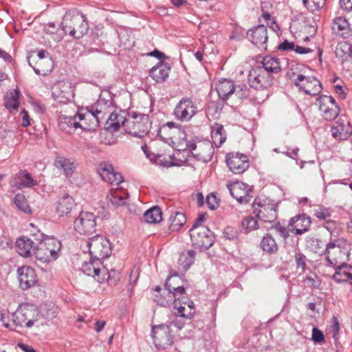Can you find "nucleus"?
<instances>
[{
    "label": "nucleus",
    "mask_w": 352,
    "mask_h": 352,
    "mask_svg": "<svg viewBox=\"0 0 352 352\" xmlns=\"http://www.w3.org/2000/svg\"><path fill=\"white\" fill-rule=\"evenodd\" d=\"M190 236L192 245L201 250H208L214 243V234L208 227L191 228Z\"/></svg>",
    "instance_id": "obj_9"
},
{
    "label": "nucleus",
    "mask_w": 352,
    "mask_h": 352,
    "mask_svg": "<svg viewBox=\"0 0 352 352\" xmlns=\"http://www.w3.org/2000/svg\"><path fill=\"white\" fill-rule=\"evenodd\" d=\"M195 254L196 253L194 250H188L180 254L178 263L183 270L186 272L190 268L194 263Z\"/></svg>",
    "instance_id": "obj_43"
},
{
    "label": "nucleus",
    "mask_w": 352,
    "mask_h": 352,
    "mask_svg": "<svg viewBox=\"0 0 352 352\" xmlns=\"http://www.w3.org/2000/svg\"><path fill=\"white\" fill-rule=\"evenodd\" d=\"M314 214L320 221L327 220L331 217V212H329V208L324 206H320L318 208L315 209L314 210Z\"/></svg>",
    "instance_id": "obj_56"
},
{
    "label": "nucleus",
    "mask_w": 352,
    "mask_h": 352,
    "mask_svg": "<svg viewBox=\"0 0 352 352\" xmlns=\"http://www.w3.org/2000/svg\"><path fill=\"white\" fill-rule=\"evenodd\" d=\"M260 246L264 252L270 254L276 253L278 250L276 241L270 234H266L263 236Z\"/></svg>",
    "instance_id": "obj_41"
},
{
    "label": "nucleus",
    "mask_w": 352,
    "mask_h": 352,
    "mask_svg": "<svg viewBox=\"0 0 352 352\" xmlns=\"http://www.w3.org/2000/svg\"><path fill=\"white\" fill-rule=\"evenodd\" d=\"M164 287L167 292L161 294L162 288L160 286H156L153 289V300L157 304L162 307L170 306L171 302L179 295L184 294L185 288L184 287H175L170 283L169 280H166Z\"/></svg>",
    "instance_id": "obj_10"
},
{
    "label": "nucleus",
    "mask_w": 352,
    "mask_h": 352,
    "mask_svg": "<svg viewBox=\"0 0 352 352\" xmlns=\"http://www.w3.org/2000/svg\"><path fill=\"white\" fill-rule=\"evenodd\" d=\"M15 206L22 212L30 213L31 212L30 207L28 204L25 196L22 194H17L14 199Z\"/></svg>",
    "instance_id": "obj_48"
},
{
    "label": "nucleus",
    "mask_w": 352,
    "mask_h": 352,
    "mask_svg": "<svg viewBox=\"0 0 352 352\" xmlns=\"http://www.w3.org/2000/svg\"><path fill=\"white\" fill-rule=\"evenodd\" d=\"M163 126L169 129L170 131H177L179 133H181L182 135L180 138L182 139H184V140L186 139V135L181 125L177 124L173 122H168L166 124H164Z\"/></svg>",
    "instance_id": "obj_57"
},
{
    "label": "nucleus",
    "mask_w": 352,
    "mask_h": 352,
    "mask_svg": "<svg viewBox=\"0 0 352 352\" xmlns=\"http://www.w3.org/2000/svg\"><path fill=\"white\" fill-rule=\"evenodd\" d=\"M122 126L127 133L142 138L151 129V122L148 115L133 113L132 115L129 114L128 118L122 121Z\"/></svg>",
    "instance_id": "obj_3"
},
{
    "label": "nucleus",
    "mask_w": 352,
    "mask_h": 352,
    "mask_svg": "<svg viewBox=\"0 0 352 352\" xmlns=\"http://www.w3.org/2000/svg\"><path fill=\"white\" fill-rule=\"evenodd\" d=\"M61 242L55 238H47L41 241L35 251V257L44 263L56 261L60 256Z\"/></svg>",
    "instance_id": "obj_4"
},
{
    "label": "nucleus",
    "mask_w": 352,
    "mask_h": 352,
    "mask_svg": "<svg viewBox=\"0 0 352 352\" xmlns=\"http://www.w3.org/2000/svg\"><path fill=\"white\" fill-rule=\"evenodd\" d=\"M263 67L267 74H277L281 70L279 60L274 56H266L261 62Z\"/></svg>",
    "instance_id": "obj_39"
},
{
    "label": "nucleus",
    "mask_w": 352,
    "mask_h": 352,
    "mask_svg": "<svg viewBox=\"0 0 352 352\" xmlns=\"http://www.w3.org/2000/svg\"><path fill=\"white\" fill-rule=\"evenodd\" d=\"M19 91L18 90L10 91L6 93L5 100V107L10 111H16L19 106Z\"/></svg>",
    "instance_id": "obj_40"
},
{
    "label": "nucleus",
    "mask_w": 352,
    "mask_h": 352,
    "mask_svg": "<svg viewBox=\"0 0 352 352\" xmlns=\"http://www.w3.org/2000/svg\"><path fill=\"white\" fill-rule=\"evenodd\" d=\"M186 148L198 161L206 163L211 160L214 148L209 141L201 142L197 138L186 140Z\"/></svg>",
    "instance_id": "obj_8"
},
{
    "label": "nucleus",
    "mask_w": 352,
    "mask_h": 352,
    "mask_svg": "<svg viewBox=\"0 0 352 352\" xmlns=\"http://www.w3.org/2000/svg\"><path fill=\"white\" fill-rule=\"evenodd\" d=\"M108 274L107 280L111 284H116V283L120 278V273L116 270H111V271H107Z\"/></svg>",
    "instance_id": "obj_63"
},
{
    "label": "nucleus",
    "mask_w": 352,
    "mask_h": 352,
    "mask_svg": "<svg viewBox=\"0 0 352 352\" xmlns=\"http://www.w3.org/2000/svg\"><path fill=\"white\" fill-rule=\"evenodd\" d=\"M151 336L153 344L158 351L165 350L174 343L175 336L170 326L166 324L153 326Z\"/></svg>",
    "instance_id": "obj_6"
},
{
    "label": "nucleus",
    "mask_w": 352,
    "mask_h": 352,
    "mask_svg": "<svg viewBox=\"0 0 352 352\" xmlns=\"http://www.w3.org/2000/svg\"><path fill=\"white\" fill-rule=\"evenodd\" d=\"M169 230L178 231L186 222V217L184 213L179 211H173L170 214Z\"/></svg>",
    "instance_id": "obj_37"
},
{
    "label": "nucleus",
    "mask_w": 352,
    "mask_h": 352,
    "mask_svg": "<svg viewBox=\"0 0 352 352\" xmlns=\"http://www.w3.org/2000/svg\"><path fill=\"white\" fill-rule=\"evenodd\" d=\"M274 78L270 74L261 67L257 66L252 68L249 72L248 81L250 86L255 89L263 90L272 86Z\"/></svg>",
    "instance_id": "obj_11"
},
{
    "label": "nucleus",
    "mask_w": 352,
    "mask_h": 352,
    "mask_svg": "<svg viewBox=\"0 0 352 352\" xmlns=\"http://www.w3.org/2000/svg\"><path fill=\"white\" fill-rule=\"evenodd\" d=\"M351 245L344 238H338L329 241L327 243L321 254L326 256L328 265L331 267L336 266L344 257L348 258L350 254Z\"/></svg>",
    "instance_id": "obj_2"
},
{
    "label": "nucleus",
    "mask_w": 352,
    "mask_h": 352,
    "mask_svg": "<svg viewBox=\"0 0 352 352\" xmlns=\"http://www.w3.org/2000/svg\"><path fill=\"white\" fill-rule=\"evenodd\" d=\"M87 246L91 258L101 261L111 254V245L109 239L102 235L97 234L89 239Z\"/></svg>",
    "instance_id": "obj_7"
},
{
    "label": "nucleus",
    "mask_w": 352,
    "mask_h": 352,
    "mask_svg": "<svg viewBox=\"0 0 352 352\" xmlns=\"http://www.w3.org/2000/svg\"><path fill=\"white\" fill-rule=\"evenodd\" d=\"M58 127L60 131L69 134L78 129L77 113L74 116H60L58 118Z\"/></svg>",
    "instance_id": "obj_32"
},
{
    "label": "nucleus",
    "mask_w": 352,
    "mask_h": 352,
    "mask_svg": "<svg viewBox=\"0 0 352 352\" xmlns=\"http://www.w3.org/2000/svg\"><path fill=\"white\" fill-rule=\"evenodd\" d=\"M54 164L58 169L61 170L67 177H70L76 168L74 161L59 155L56 156Z\"/></svg>",
    "instance_id": "obj_31"
},
{
    "label": "nucleus",
    "mask_w": 352,
    "mask_h": 352,
    "mask_svg": "<svg viewBox=\"0 0 352 352\" xmlns=\"http://www.w3.org/2000/svg\"><path fill=\"white\" fill-rule=\"evenodd\" d=\"M302 282L305 287H309L311 289H318L321 284L320 278L313 272H309L304 277Z\"/></svg>",
    "instance_id": "obj_45"
},
{
    "label": "nucleus",
    "mask_w": 352,
    "mask_h": 352,
    "mask_svg": "<svg viewBox=\"0 0 352 352\" xmlns=\"http://www.w3.org/2000/svg\"><path fill=\"white\" fill-rule=\"evenodd\" d=\"M175 314L182 318L190 319L195 314V309L192 300L186 297L175 298L173 301Z\"/></svg>",
    "instance_id": "obj_22"
},
{
    "label": "nucleus",
    "mask_w": 352,
    "mask_h": 352,
    "mask_svg": "<svg viewBox=\"0 0 352 352\" xmlns=\"http://www.w3.org/2000/svg\"><path fill=\"white\" fill-rule=\"evenodd\" d=\"M197 111L195 102L190 98L183 97L176 104L173 115L179 121L188 122L192 119Z\"/></svg>",
    "instance_id": "obj_12"
},
{
    "label": "nucleus",
    "mask_w": 352,
    "mask_h": 352,
    "mask_svg": "<svg viewBox=\"0 0 352 352\" xmlns=\"http://www.w3.org/2000/svg\"><path fill=\"white\" fill-rule=\"evenodd\" d=\"M125 118L123 116L115 113L113 111L112 113H109L107 116L106 122V124L107 125V128L112 129L114 131H117L119 130L120 127L122 126V121H124Z\"/></svg>",
    "instance_id": "obj_44"
},
{
    "label": "nucleus",
    "mask_w": 352,
    "mask_h": 352,
    "mask_svg": "<svg viewBox=\"0 0 352 352\" xmlns=\"http://www.w3.org/2000/svg\"><path fill=\"white\" fill-rule=\"evenodd\" d=\"M109 99L100 96L97 102L90 107V109L101 122L105 120L109 113L114 111V107L111 98L108 96Z\"/></svg>",
    "instance_id": "obj_21"
},
{
    "label": "nucleus",
    "mask_w": 352,
    "mask_h": 352,
    "mask_svg": "<svg viewBox=\"0 0 352 352\" xmlns=\"http://www.w3.org/2000/svg\"><path fill=\"white\" fill-rule=\"evenodd\" d=\"M294 260L297 270H301L304 272L307 266V258L305 254L300 251L296 252L294 254Z\"/></svg>",
    "instance_id": "obj_53"
},
{
    "label": "nucleus",
    "mask_w": 352,
    "mask_h": 352,
    "mask_svg": "<svg viewBox=\"0 0 352 352\" xmlns=\"http://www.w3.org/2000/svg\"><path fill=\"white\" fill-rule=\"evenodd\" d=\"M107 199L114 208L125 206L128 204L129 193L123 188H116L107 194Z\"/></svg>",
    "instance_id": "obj_28"
},
{
    "label": "nucleus",
    "mask_w": 352,
    "mask_h": 352,
    "mask_svg": "<svg viewBox=\"0 0 352 352\" xmlns=\"http://www.w3.org/2000/svg\"><path fill=\"white\" fill-rule=\"evenodd\" d=\"M333 279L336 283H343L351 281L352 279V266L344 263L336 268V272L333 275Z\"/></svg>",
    "instance_id": "obj_36"
},
{
    "label": "nucleus",
    "mask_w": 352,
    "mask_h": 352,
    "mask_svg": "<svg viewBox=\"0 0 352 352\" xmlns=\"http://www.w3.org/2000/svg\"><path fill=\"white\" fill-rule=\"evenodd\" d=\"M12 316V322L16 326L30 328L38 321L39 313L33 305L23 303L19 305Z\"/></svg>",
    "instance_id": "obj_5"
},
{
    "label": "nucleus",
    "mask_w": 352,
    "mask_h": 352,
    "mask_svg": "<svg viewBox=\"0 0 352 352\" xmlns=\"http://www.w3.org/2000/svg\"><path fill=\"white\" fill-rule=\"evenodd\" d=\"M224 238L234 240L238 238V231L232 227H226L223 232Z\"/></svg>",
    "instance_id": "obj_58"
},
{
    "label": "nucleus",
    "mask_w": 352,
    "mask_h": 352,
    "mask_svg": "<svg viewBox=\"0 0 352 352\" xmlns=\"http://www.w3.org/2000/svg\"><path fill=\"white\" fill-rule=\"evenodd\" d=\"M226 134V131L222 124L219 123H214L211 126V135H221Z\"/></svg>",
    "instance_id": "obj_64"
},
{
    "label": "nucleus",
    "mask_w": 352,
    "mask_h": 352,
    "mask_svg": "<svg viewBox=\"0 0 352 352\" xmlns=\"http://www.w3.org/2000/svg\"><path fill=\"white\" fill-rule=\"evenodd\" d=\"M170 71V66L168 63L160 61L149 71L150 77L156 82H164L167 80Z\"/></svg>",
    "instance_id": "obj_29"
},
{
    "label": "nucleus",
    "mask_w": 352,
    "mask_h": 352,
    "mask_svg": "<svg viewBox=\"0 0 352 352\" xmlns=\"http://www.w3.org/2000/svg\"><path fill=\"white\" fill-rule=\"evenodd\" d=\"M173 133L174 131H170L169 129L164 126H162L157 131V136L166 142L173 138Z\"/></svg>",
    "instance_id": "obj_55"
},
{
    "label": "nucleus",
    "mask_w": 352,
    "mask_h": 352,
    "mask_svg": "<svg viewBox=\"0 0 352 352\" xmlns=\"http://www.w3.org/2000/svg\"><path fill=\"white\" fill-rule=\"evenodd\" d=\"M272 228H274L284 240H286L289 236V230L284 226H282L279 222L275 223L274 226H272Z\"/></svg>",
    "instance_id": "obj_59"
},
{
    "label": "nucleus",
    "mask_w": 352,
    "mask_h": 352,
    "mask_svg": "<svg viewBox=\"0 0 352 352\" xmlns=\"http://www.w3.org/2000/svg\"><path fill=\"white\" fill-rule=\"evenodd\" d=\"M226 163L229 169L234 174H241L249 168L247 155L239 153H230L226 155Z\"/></svg>",
    "instance_id": "obj_20"
},
{
    "label": "nucleus",
    "mask_w": 352,
    "mask_h": 352,
    "mask_svg": "<svg viewBox=\"0 0 352 352\" xmlns=\"http://www.w3.org/2000/svg\"><path fill=\"white\" fill-rule=\"evenodd\" d=\"M311 224V217L305 214H297L289 221L290 231L296 235H301L309 230Z\"/></svg>",
    "instance_id": "obj_24"
},
{
    "label": "nucleus",
    "mask_w": 352,
    "mask_h": 352,
    "mask_svg": "<svg viewBox=\"0 0 352 352\" xmlns=\"http://www.w3.org/2000/svg\"><path fill=\"white\" fill-rule=\"evenodd\" d=\"M340 322L338 318L336 316L332 318V324L329 328V334L331 336L332 338L334 340V343L336 346H338V334L340 332Z\"/></svg>",
    "instance_id": "obj_52"
},
{
    "label": "nucleus",
    "mask_w": 352,
    "mask_h": 352,
    "mask_svg": "<svg viewBox=\"0 0 352 352\" xmlns=\"http://www.w3.org/2000/svg\"><path fill=\"white\" fill-rule=\"evenodd\" d=\"M212 142L217 147H220L226 140L227 134L211 135Z\"/></svg>",
    "instance_id": "obj_62"
},
{
    "label": "nucleus",
    "mask_w": 352,
    "mask_h": 352,
    "mask_svg": "<svg viewBox=\"0 0 352 352\" xmlns=\"http://www.w3.org/2000/svg\"><path fill=\"white\" fill-rule=\"evenodd\" d=\"M326 0H302L303 5L310 11L319 10L325 5Z\"/></svg>",
    "instance_id": "obj_51"
},
{
    "label": "nucleus",
    "mask_w": 352,
    "mask_h": 352,
    "mask_svg": "<svg viewBox=\"0 0 352 352\" xmlns=\"http://www.w3.org/2000/svg\"><path fill=\"white\" fill-rule=\"evenodd\" d=\"M36 249V245L35 243L28 237L21 236L16 241V252L24 258H29L33 254L35 255Z\"/></svg>",
    "instance_id": "obj_27"
},
{
    "label": "nucleus",
    "mask_w": 352,
    "mask_h": 352,
    "mask_svg": "<svg viewBox=\"0 0 352 352\" xmlns=\"http://www.w3.org/2000/svg\"><path fill=\"white\" fill-rule=\"evenodd\" d=\"M296 86L310 96H316L322 90L321 82L314 76L299 74L295 82Z\"/></svg>",
    "instance_id": "obj_17"
},
{
    "label": "nucleus",
    "mask_w": 352,
    "mask_h": 352,
    "mask_svg": "<svg viewBox=\"0 0 352 352\" xmlns=\"http://www.w3.org/2000/svg\"><path fill=\"white\" fill-rule=\"evenodd\" d=\"M311 245H312V249L314 251V252L318 253L320 255H322L321 252L322 250H324L322 248L323 243H322V240L318 239H314V238L312 239H311Z\"/></svg>",
    "instance_id": "obj_61"
},
{
    "label": "nucleus",
    "mask_w": 352,
    "mask_h": 352,
    "mask_svg": "<svg viewBox=\"0 0 352 352\" xmlns=\"http://www.w3.org/2000/svg\"><path fill=\"white\" fill-rule=\"evenodd\" d=\"M331 29L336 35L346 38L349 35V24L345 19L338 17L333 20Z\"/></svg>",
    "instance_id": "obj_38"
},
{
    "label": "nucleus",
    "mask_w": 352,
    "mask_h": 352,
    "mask_svg": "<svg viewBox=\"0 0 352 352\" xmlns=\"http://www.w3.org/2000/svg\"><path fill=\"white\" fill-rule=\"evenodd\" d=\"M52 95L54 100L61 104H67L74 97L71 83L64 81L53 86Z\"/></svg>",
    "instance_id": "obj_19"
},
{
    "label": "nucleus",
    "mask_w": 352,
    "mask_h": 352,
    "mask_svg": "<svg viewBox=\"0 0 352 352\" xmlns=\"http://www.w3.org/2000/svg\"><path fill=\"white\" fill-rule=\"evenodd\" d=\"M247 38L255 45L263 46L266 49L268 39L267 28L263 25H258L247 32Z\"/></svg>",
    "instance_id": "obj_26"
},
{
    "label": "nucleus",
    "mask_w": 352,
    "mask_h": 352,
    "mask_svg": "<svg viewBox=\"0 0 352 352\" xmlns=\"http://www.w3.org/2000/svg\"><path fill=\"white\" fill-rule=\"evenodd\" d=\"M234 87L235 85L232 80L223 79L217 85L216 89L219 98L226 101L234 94Z\"/></svg>",
    "instance_id": "obj_35"
},
{
    "label": "nucleus",
    "mask_w": 352,
    "mask_h": 352,
    "mask_svg": "<svg viewBox=\"0 0 352 352\" xmlns=\"http://www.w3.org/2000/svg\"><path fill=\"white\" fill-rule=\"evenodd\" d=\"M241 227L246 233L250 232L258 228V221L254 217L248 216L241 221Z\"/></svg>",
    "instance_id": "obj_47"
},
{
    "label": "nucleus",
    "mask_w": 352,
    "mask_h": 352,
    "mask_svg": "<svg viewBox=\"0 0 352 352\" xmlns=\"http://www.w3.org/2000/svg\"><path fill=\"white\" fill-rule=\"evenodd\" d=\"M102 263L101 261H98L97 258H91V256H90L89 261H85L83 263L82 265V271L87 276H90L94 278L97 277V281L102 282V280H104V278H100V274L102 272Z\"/></svg>",
    "instance_id": "obj_30"
},
{
    "label": "nucleus",
    "mask_w": 352,
    "mask_h": 352,
    "mask_svg": "<svg viewBox=\"0 0 352 352\" xmlns=\"http://www.w3.org/2000/svg\"><path fill=\"white\" fill-rule=\"evenodd\" d=\"M19 177L21 179V185L24 187H32L36 184L31 175L26 170H21L19 172Z\"/></svg>",
    "instance_id": "obj_50"
},
{
    "label": "nucleus",
    "mask_w": 352,
    "mask_h": 352,
    "mask_svg": "<svg viewBox=\"0 0 352 352\" xmlns=\"http://www.w3.org/2000/svg\"><path fill=\"white\" fill-rule=\"evenodd\" d=\"M96 217L90 212L82 211L74 221V230L80 234H91L96 230Z\"/></svg>",
    "instance_id": "obj_13"
},
{
    "label": "nucleus",
    "mask_w": 352,
    "mask_h": 352,
    "mask_svg": "<svg viewBox=\"0 0 352 352\" xmlns=\"http://www.w3.org/2000/svg\"><path fill=\"white\" fill-rule=\"evenodd\" d=\"M78 127L85 131L96 130L100 121L90 109H82L77 112Z\"/></svg>",
    "instance_id": "obj_18"
},
{
    "label": "nucleus",
    "mask_w": 352,
    "mask_h": 352,
    "mask_svg": "<svg viewBox=\"0 0 352 352\" xmlns=\"http://www.w3.org/2000/svg\"><path fill=\"white\" fill-rule=\"evenodd\" d=\"M319 110L323 113L327 120L335 119L339 114L340 107L336 104L334 98L331 96L322 95L317 99Z\"/></svg>",
    "instance_id": "obj_16"
},
{
    "label": "nucleus",
    "mask_w": 352,
    "mask_h": 352,
    "mask_svg": "<svg viewBox=\"0 0 352 352\" xmlns=\"http://www.w3.org/2000/svg\"><path fill=\"white\" fill-rule=\"evenodd\" d=\"M332 136L338 140L348 139L352 133L351 126L346 118H340L331 129Z\"/></svg>",
    "instance_id": "obj_25"
},
{
    "label": "nucleus",
    "mask_w": 352,
    "mask_h": 352,
    "mask_svg": "<svg viewBox=\"0 0 352 352\" xmlns=\"http://www.w3.org/2000/svg\"><path fill=\"white\" fill-rule=\"evenodd\" d=\"M75 206L73 197L68 194H65L58 198L56 202V212L59 216H63L70 213Z\"/></svg>",
    "instance_id": "obj_34"
},
{
    "label": "nucleus",
    "mask_w": 352,
    "mask_h": 352,
    "mask_svg": "<svg viewBox=\"0 0 352 352\" xmlns=\"http://www.w3.org/2000/svg\"><path fill=\"white\" fill-rule=\"evenodd\" d=\"M61 25L65 34L76 39L82 38L89 30L86 16L77 9H72L66 12Z\"/></svg>",
    "instance_id": "obj_1"
},
{
    "label": "nucleus",
    "mask_w": 352,
    "mask_h": 352,
    "mask_svg": "<svg viewBox=\"0 0 352 352\" xmlns=\"http://www.w3.org/2000/svg\"><path fill=\"white\" fill-rule=\"evenodd\" d=\"M143 217L146 223H156L162 221V212L161 208L156 206L147 210L143 215Z\"/></svg>",
    "instance_id": "obj_42"
},
{
    "label": "nucleus",
    "mask_w": 352,
    "mask_h": 352,
    "mask_svg": "<svg viewBox=\"0 0 352 352\" xmlns=\"http://www.w3.org/2000/svg\"><path fill=\"white\" fill-rule=\"evenodd\" d=\"M232 197L240 204H248L252 198V190L244 182L234 181L227 184Z\"/></svg>",
    "instance_id": "obj_15"
},
{
    "label": "nucleus",
    "mask_w": 352,
    "mask_h": 352,
    "mask_svg": "<svg viewBox=\"0 0 352 352\" xmlns=\"http://www.w3.org/2000/svg\"><path fill=\"white\" fill-rule=\"evenodd\" d=\"M206 204L208 207L213 210L219 206V200L214 194H210L206 197Z\"/></svg>",
    "instance_id": "obj_60"
},
{
    "label": "nucleus",
    "mask_w": 352,
    "mask_h": 352,
    "mask_svg": "<svg viewBox=\"0 0 352 352\" xmlns=\"http://www.w3.org/2000/svg\"><path fill=\"white\" fill-rule=\"evenodd\" d=\"M96 170L100 177L110 184L118 185L124 180L120 173L115 171L113 164L109 162H100Z\"/></svg>",
    "instance_id": "obj_14"
},
{
    "label": "nucleus",
    "mask_w": 352,
    "mask_h": 352,
    "mask_svg": "<svg viewBox=\"0 0 352 352\" xmlns=\"http://www.w3.org/2000/svg\"><path fill=\"white\" fill-rule=\"evenodd\" d=\"M336 56L340 57L343 60L352 57V45L348 43H340L336 48Z\"/></svg>",
    "instance_id": "obj_46"
},
{
    "label": "nucleus",
    "mask_w": 352,
    "mask_h": 352,
    "mask_svg": "<svg viewBox=\"0 0 352 352\" xmlns=\"http://www.w3.org/2000/svg\"><path fill=\"white\" fill-rule=\"evenodd\" d=\"M17 275L20 287L26 290L37 283V275L35 270L30 266H22L17 270Z\"/></svg>",
    "instance_id": "obj_23"
},
{
    "label": "nucleus",
    "mask_w": 352,
    "mask_h": 352,
    "mask_svg": "<svg viewBox=\"0 0 352 352\" xmlns=\"http://www.w3.org/2000/svg\"><path fill=\"white\" fill-rule=\"evenodd\" d=\"M119 38L120 43L125 48H131L135 45L134 36L132 34L129 33L126 30H123L119 33Z\"/></svg>",
    "instance_id": "obj_49"
},
{
    "label": "nucleus",
    "mask_w": 352,
    "mask_h": 352,
    "mask_svg": "<svg viewBox=\"0 0 352 352\" xmlns=\"http://www.w3.org/2000/svg\"><path fill=\"white\" fill-rule=\"evenodd\" d=\"M260 208L257 211V208H254V212L256 213L257 218L265 222H273L277 218L276 208L270 204L260 205Z\"/></svg>",
    "instance_id": "obj_33"
},
{
    "label": "nucleus",
    "mask_w": 352,
    "mask_h": 352,
    "mask_svg": "<svg viewBox=\"0 0 352 352\" xmlns=\"http://www.w3.org/2000/svg\"><path fill=\"white\" fill-rule=\"evenodd\" d=\"M234 94L241 100L246 99L250 95V89L245 84H240L234 87Z\"/></svg>",
    "instance_id": "obj_54"
}]
</instances>
